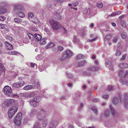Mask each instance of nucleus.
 Masks as SVG:
<instances>
[{"mask_svg": "<svg viewBox=\"0 0 128 128\" xmlns=\"http://www.w3.org/2000/svg\"><path fill=\"white\" fill-rule=\"evenodd\" d=\"M4 94L7 96L12 97L18 96L16 94H13L12 92L11 88L9 86H6L4 88Z\"/></svg>", "mask_w": 128, "mask_h": 128, "instance_id": "nucleus-1", "label": "nucleus"}, {"mask_svg": "<svg viewBox=\"0 0 128 128\" xmlns=\"http://www.w3.org/2000/svg\"><path fill=\"white\" fill-rule=\"evenodd\" d=\"M40 114H38L37 117L38 119L40 120H44L46 119L47 114V112L46 110L43 108H41L38 111Z\"/></svg>", "mask_w": 128, "mask_h": 128, "instance_id": "nucleus-2", "label": "nucleus"}, {"mask_svg": "<svg viewBox=\"0 0 128 128\" xmlns=\"http://www.w3.org/2000/svg\"><path fill=\"white\" fill-rule=\"evenodd\" d=\"M40 96H36L30 102V105L33 107L37 106L39 104V102L41 100Z\"/></svg>", "mask_w": 128, "mask_h": 128, "instance_id": "nucleus-3", "label": "nucleus"}, {"mask_svg": "<svg viewBox=\"0 0 128 128\" xmlns=\"http://www.w3.org/2000/svg\"><path fill=\"white\" fill-rule=\"evenodd\" d=\"M49 21L50 24L54 30H57L59 29L60 26V24L59 23L54 21L53 20H50Z\"/></svg>", "mask_w": 128, "mask_h": 128, "instance_id": "nucleus-4", "label": "nucleus"}, {"mask_svg": "<svg viewBox=\"0 0 128 128\" xmlns=\"http://www.w3.org/2000/svg\"><path fill=\"white\" fill-rule=\"evenodd\" d=\"M18 110L17 106H14L11 108L9 111L8 116L10 118H11Z\"/></svg>", "mask_w": 128, "mask_h": 128, "instance_id": "nucleus-5", "label": "nucleus"}, {"mask_svg": "<svg viewBox=\"0 0 128 128\" xmlns=\"http://www.w3.org/2000/svg\"><path fill=\"white\" fill-rule=\"evenodd\" d=\"M58 124V122L56 120H52L50 122L49 126L52 128H56Z\"/></svg>", "mask_w": 128, "mask_h": 128, "instance_id": "nucleus-6", "label": "nucleus"}, {"mask_svg": "<svg viewBox=\"0 0 128 128\" xmlns=\"http://www.w3.org/2000/svg\"><path fill=\"white\" fill-rule=\"evenodd\" d=\"M4 44L6 45V49L11 50L13 49V47L12 45L10 43L6 41L4 42Z\"/></svg>", "mask_w": 128, "mask_h": 128, "instance_id": "nucleus-7", "label": "nucleus"}, {"mask_svg": "<svg viewBox=\"0 0 128 128\" xmlns=\"http://www.w3.org/2000/svg\"><path fill=\"white\" fill-rule=\"evenodd\" d=\"M36 114H38V112L36 110L34 109H33L31 110V112L30 114V116L31 117L34 116Z\"/></svg>", "mask_w": 128, "mask_h": 128, "instance_id": "nucleus-8", "label": "nucleus"}, {"mask_svg": "<svg viewBox=\"0 0 128 128\" xmlns=\"http://www.w3.org/2000/svg\"><path fill=\"white\" fill-rule=\"evenodd\" d=\"M118 66L121 68H124L128 67V64L126 63H120L119 64Z\"/></svg>", "mask_w": 128, "mask_h": 128, "instance_id": "nucleus-9", "label": "nucleus"}, {"mask_svg": "<svg viewBox=\"0 0 128 128\" xmlns=\"http://www.w3.org/2000/svg\"><path fill=\"white\" fill-rule=\"evenodd\" d=\"M17 15L20 18H23L25 16L24 13L20 10L18 11L16 13Z\"/></svg>", "mask_w": 128, "mask_h": 128, "instance_id": "nucleus-10", "label": "nucleus"}, {"mask_svg": "<svg viewBox=\"0 0 128 128\" xmlns=\"http://www.w3.org/2000/svg\"><path fill=\"white\" fill-rule=\"evenodd\" d=\"M42 123V127L44 128H45L47 126V124H48V121L47 119H45L43 120Z\"/></svg>", "mask_w": 128, "mask_h": 128, "instance_id": "nucleus-11", "label": "nucleus"}, {"mask_svg": "<svg viewBox=\"0 0 128 128\" xmlns=\"http://www.w3.org/2000/svg\"><path fill=\"white\" fill-rule=\"evenodd\" d=\"M72 41L74 43H78L79 45L81 44L79 40L76 36H74L73 38Z\"/></svg>", "mask_w": 128, "mask_h": 128, "instance_id": "nucleus-12", "label": "nucleus"}, {"mask_svg": "<svg viewBox=\"0 0 128 128\" xmlns=\"http://www.w3.org/2000/svg\"><path fill=\"white\" fill-rule=\"evenodd\" d=\"M111 36L110 35H107L104 39V42L105 44H107L110 40L111 38Z\"/></svg>", "mask_w": 128, "mask_h": 128, "instance_id": "nucleus-13", "label": "nucleus"}, {"mask_svg": "<svg viewBox=\"0 0 128 128\" xmlns=\"http://www.w3.org/2000/svg\"><path fill=\"white\" fill-rule=\"evenodd\" d=\"M42 38V36L40 35L36 34H34V38L36 39V40L40 41Z\"/></svg>", "mask_w": 128, "mask_h": 128, "instance_id": "nucleus-14", "label": "nucleus"}, {"mask_svg": "<svg viewBox=\"0 0 128 128\" xmlns=\"http://www.w3.org/2000/svg\"><path fill=\"white\" fill-rule=\"evenodd\" d=\"M2 106L4 108H6L10 106L8 99L4 101Z\"/></svg>", "mask_w": 128, "mask_h": 128, "instance_id": "nucleus-15", "label": "nucleus"}, {"mask_svg": "<svg viewBox=\"0 0 128 128\" xmlns=\"http://www.w3.org/2000/svg\"><path fill=\"white\" fill-rule=\"evenodd\" d=\"M64 52L68 57H70L72 56V52L70 50H67Z\"/></svg>", "mask_w": 128, "mask_h": 128, "instance_id": "nucleus-16", "label": "nucleus"}, {"mask_svg": "<svg viewBox=\"0 0 128 128\" xmlns=\"http://www.w3.org/2000/svg\"><path fill=\"white\" fill-rule=\"evenodd\" d=\"M14 21L15 23L18 24H20L22 22V20L18 18H14Z\"/></svg>", "mask_w": 128, "mask_h": 128, "instance_id": "nucleus-17", "label": "nucleus"}, {"mask_svg": "<svg viewBox=\"0 0 128 128\" xmlns=\"http://www.w3.org/2000/svg\"><path fill=\"white\" fill-rule=\"evenodd\" d=\"M22 113L21 112H19L16 114V116L15 118L14 119L22 120Z\"/></svg>", "mask_w": 128, "mask_h": 128, "instance_id": "nucleus-18", "label": "nucleus"}, {"mask_svg": "<svg viewBox=\"0 0 128 128\" xmlns=\"http://www.w3.org/2000/svg\"><path fill=\"white\" fill-rule=\"evenodd\" d=\"M112 102L114 104H117L119 102V99L117 97H115L113 99Z\"/></svg>", "mask_w": 128, "mask_h": 128, "instance_id": "nucleus-19", "label": "nucleus"}, {"mask_svg": "<svg viewBox=\"0 0 128 128\" xmlns=\"http://www.w3.org/2000/svg\"><path fill=\"white\" fill-rule=\"evenodd\" d=\"M8 99L10 106H11L14 104L15 101L14 100L12 99Z\"/></svg>", "mask_w": 128, "mask_h": 128, "instance_id": "nucleus-20", "label": "nucleus"}, {"mask_svg": "<svg viewBox=\"0 0 128 128\" xmlns=\"http://www.w3.org/2000/svg\"><path fill=\"white\" fill-rule=\"evenodd\" d=\"M110 114V111L109 109H106L104 111V115L107 117H108Z\"/></svg>", "mask_w": 128, "mask_h": 128, "instance_id": "nucleus-21", "label": "nucleus"}, {"mask_svg": "<svg viewBox=\"0 0 128 128\" xmlns=\"http://www.w3.org/2000/svg\"><path fill=\"white\" fill-rule=\"evenodd\" d=\"M27 35L28 36L29 39L31 40H32L34 38V35H33L30 32L28 33Z\"/></svg>", "mask_w": 128, "mask_h": 128, "instance_id": "nucleus-22", "label": "nucleus"}, {"mask_svg": "<svg viewBox=\"0 0 128 128\" xmlns=\"http://www.w3.org/2000/svg\"><path fill=\"white\" fill-rule=\"evenodd\" d=\"M32 85H28L24 86L23 88V89L24 90H27L32 89Z\"/></svg>", "mask_w": 128, "mask_h": 128, "instance_id": "nucleus-23", "label": "nucleus"}, {"mask_svg": "<svg viewBox=\"0 0 128 128\" xmlns=\"http://www.w3.org/2000/svg\"><path fill=\"white\" fill-rule=\"evenodd\" d=\"M21 120L14 119V122L17 126L20 125L21 123Z\"/></svg>", "mask_w": 128, "mask_h": 128, "instance_id": "nucleus-24", "label": "nucleus"}, {"mask_svg": "<svg viewBox=\"0 0 128 128\" xmlns=\"http://www.w3.org/2000/svg\"><path fill=\"white\" fill-rule=\"evenodd\" d=\"M6 12L7 10L6 8H0V14H4Z\"/></svg>", "mask_w": 128, "mask_h": 128, "instance_id": "nucleus-25", "label": "nucleus"}, {"mask_svg": "<svg viewBox=\"0 0 128 128\" xmlns=\"http://www.w3.org/2000/svg\"><path fill=\"white\" fill-rule=\"evenodd\" d=\"M14 9L15 10H20L22 9V7L19 5L14 6Z\"/></svg>", "mask_w": 128, "mask_h": 128, "instance_id": "nucleus-26", "label": "nucleus"}, {"mask_svg": "<svg viewBox=\"0 0 128 128\" xmlns=\"http://www.w3.org/2000/svg\"><path fill=\"white\" fill-rule=\"evenodd\" d=\"M41 127L40 125L39 122H36L34 125V128H40Z\"/></svg>", "mask_w": 128, "mask_h": 128, "instance_id": "nucleus-27", "label": "nucleus"}, {"mask_svg": "<svg viewBox=\"0 0 128 128\" xmlns=\"http://www.w3.org/2000/svg\"><path fill=\"white\" fill-rule=\"evenodd\" d=\"M91 110L94 112L96 114L98 112V108L95 106H93L91 108Z\"/></svg>", "mask_w": 128, "mask_h": 128, "instance_id": "nucleus-28", "label": "nucleus"}, {"mask_svg": "<svg viewBox=\"0 0 128 128\" xmlns=\"http://www.w3.org/2000/svg\"><path fill=\"white\" fill-rule=\"evenodd\" d=\"M87 69L89 71H93L96 70V68L95 66H92L88 67Z\"/></svg>", "mask_w": 128, "mask_h": 128, "instance_id": "nucleus-29", "label": "nucleus"}, {"mask_svg": "<svg viewBox=\"0 0 128 128\" xmlns=\"http://www.w3.org/2000/svg\"><path fill=\"white\" fill-rule=\"evenodd\" d=\"M0 71L3 72H4L5 71L4 67L3 65L1 64H0Z\"/></svg>", "mask_w": 128, "mask_h": 128, "instance_id": "nucleus-30", "label": "nucleus"}, {"mask_svg": "<svg viewBox=\"0 0 128 128\" xmlns=\"http://www.w3.org/2000/svg\"><path fill=\"white\" fill-rule=\"evenodd\" d=\"M40 42V44H45L46 43V39L44 38H43L42 39H41Z\"/></svg>", "mask_w": 128, "mask_h": 128, "instance_id": "nucleus-31", "label": "nucleus"}, {"mask_svg": "<svg viewBox=\"0 0 128 128\" xmlns=\"http://www.w3.org/2000/svg\"><path fill=\"white\" fill-rule=\"evenodd\" d=\"M86 62L85 60H83L81 62H79L78 63V66H82L86 64Z\"/></svg>", "mask_w": 128, "mask_h": 128, "instance_id": "nucleus-32", "label": "nucleus"}, {"mask_svg": "<svg viewBox=\"0 0 128 128\" xmlns=\"http://www.w3.org/2000/svg\"><path fill=\"white\" fill-rule=\"evenodd\" d=\"M84 56L82 54H79L77 56V60H79L83 59L84 58Z\"/></svg>", "mask_w": 128, "mask_h": 128, "instance_id": "nucleus-33", "label": "nucleus"}, {"mask_svg": "<svg viewBox=\"0 0 128 128\" xmlns=\"http://www.w3.org/2000/svg\"><path fill=\"white\" fill-rule=\"evenodd\" d=\"M68 57L67 56V55L65 54V53L64 52L63 54H62V57L60 59L61 60H63Z\"/></svg>", "mask_w": 128, "mask_h": 128, "instance_id": "nucleus-34", "label": "nucleus"}, {"mask_svg": "<svg viewBox=\"0 0 128 128\" xmlns=\"http://www.w3.org/2000/svg\"><path fill=\"white\" fill-rule=\"evenodd\" d=\"M17 82L20 87L24 85L25 83L23 81H19Z\"/></svg>", "mask_w": 128, "mask_h": 128, "instance_id": "nucleus-35", "label": "nucleus"}, {"mask_svg": "<svg viewBox=\"0 0 128 128\" xmlns=\"http://www.w3.org/2000/svg\"><path fill=\"white\" fill-rule=\"evenodd\" d=\"M6 38L10 41H13L14 39L12 37L9 35H7L6 36Z\"/></svg>", "mask_w": 128, "mask_h": 128, "instance_id": "nucleus-36", "label": "nucleus"}, {"mask_svg": "<svg viewBox=\"0 0 128 128\" xmlns=\"http://www.w3.org/2000/svg\"><path fill=\"white\" fill-rule=\"evenodd\" d=\"M34 95V94L33 92H31L29 94H27L26 96L27 98H30L32 97Z\"/></svg>", "mask_w": 128, "mask_h": 128, "instance_id": "nucleus-37", "label": "nucleus"}, {"mask_svg": "<svg viewBox=\"0 0 128 128\" xmlns=\"http://www.w3.org/2000/svg\"><path fill=\"white\" fill-rule=\"evenodd\" d=\"M111 64V62L109 61H107L105 63V65L106 67H109Z\"/></svg>", "mask_w": 128, "mask_h": 128, "instance_id": "nucleus-38", "label": "nucleus"}, {"mask_svg": "<svg viewBox=\"0 0 128 128\" xmlns=\"http://www.w3.org/2000/svg\"><path fill=\"white\" fill-rule=\"evenodd\" d=\"M109 107L110 108L112 114L113 115H114L115 114V111L113 107L111 105H110Z\"/></svg>", "mask_w": 128, "mask_h": 128, "instance_id": "nucleus-39", "label": "nucleus"}, {"mask_svg": "<svg viewBox=\"0 0 128 128\" xmlns=\"http://www.w3.org/2000/svg\"><path fill=\"white\" fill-rule=\"evenodd\" d=\"M54 45V43L53 42H50L48 45L47 47L48 48H49L53 47Z\"/></svg>", "mask_w": 128, "mask_h": 128, "instance_id": "nucleus-40", "label": "nucleus"}, {"mask_svg": "<svg viewBox=\"0 0 128 128\" xmlns=\"http://www.w3.org/2000/svg\"><path fill=\"white\" fill-rule=\"evenodd\" d=\"M46 66H45V65L44 64L41 66H40L39 67L40 69H41V70H40V71H42V70H44L46 68Z\"/></svg>", "mask_w": 128, "mask_h": 128, "instance_id": "nucleus-41", "label": "nucleus"}, {"mask_svg": "<svg viewBox=\"0 0 128 128\" xmlns=\"http://www.w3.org/2000/svg\"><path fill=\"white\" fill-rule=\"evenodd\" d=\"M34 15L33 14L31 13H29L28 14V18L30 19H31L34 17Z\"/></svg>", "mask_w": 128, "mask_h": 128, "instance_id": "nucleus-42", "label": "nucleus"}, {"mask_svg": "<svg viewBox=\"0 0 128 128\" xmlns=\"http://www.w3.org/2000/svg\"><path fill=\"white\" fill-rule=\"evenodd\" d=\"M6 26L3 24H0V29H5Z\"/></svg>", "mask_w": 128, "mask_h": 128, "instance_id": "nucleus-43", "label": "nucleus"}, {"mask_svg": "<svg viewBox=\"0 0 128 128\" xmlns=\"http://www.w3.org/2000/svg\"><path fill=\"white\" fill-rule=\"evenodd\" d=\"M118 38L117 36L115 37L112 39V42L114 43H116L118 41Z\"/></svg>", "mask_w": 128, "mask_h": 128, "instance_id": "nucleus-44", "label": "nucleus"}, {"mask_svg": "<svg viewBox=\"0 0 128 128\" xmlns=\"http://www.w3.org/2000/svg\"><path fill=\"white\" fill-rule=\"evenodd\" d=\"M114 87L111 86H108L107 89L108 91H112L114 90Z\"/></svg>", "mask_w": 128, "mask_h": 128, "instance_id": "nucleus-45", "label": "nucleus"}, {"mask_svg": "<svg viewBox=\"0 0 128 128\" xmlns=\"http://www.w3.org/2000/svg\"><path fill=\"white\" fill-rule=\"evenodd\" d=\"M123 71L122 70L119 71V76L120 77H123L124 74Z\"/></svg>", "mask_w": 128, "mask_h": 128, "instance_id": "nucleus-46", "label": "nucleus"}, {"mask_svg": "<svg viewBox=\"0 0 128 128\" xmlns=\"http://www.w3.org/2000/svg\"><path fill=\"white\" fill-rule=\"evenodd\" d=\"M97 6L100 8H102L103 6V4L102 3L100 2L96 4Z\"/></svg>", "mask_w": 128, "mask_h": 128, "instance_id": "nucleus-47", "label": "nucleus"}, {"mask_svg": "<svg viewBox=\"0 0 128 128\" xmlns=\"http://www.w3.org/2000/svg\"><path fill=\"white\" fill-rule=\"evenodd\" d=\"M12 86L13 87L16 88H19L20 87L17 82L14 83L13 84Z\"/></svg>", "mask_w": 128, "mask_h": 128, "instance_id": "nucleus-48", "label": "nucleus"}, {"mask_svg": "<svg viewBox=\"0 0 128 128\" xmlns=\"http://www.w3.org/2000/svg\"><path fill=\"white\" fill-rule=\"evenodd\" d=\"M127 54H125L123 55L120 58V60L121 61L124 60L126 58Z\"/></svg>", "mask_w": 128, "mask_h": 128, "instance_id": "nucleus-49", "label": "nucleus"}, {"mask_svg": "<svg viewBox=\"0 0 128 128\" xmlns=\"http://www.w3.org/2000/svg\"><path fill=\"white\" fill-rule=\"evenodd\" d=\"M8 53L10 54H16L18 52L16 51H10L8 52Z\"/></svg>", "mask_w": 128, "mask_h": 128, "instance_id": "nucleus-50", "label": "nucleus"}, {"mask_svg": "<svg viewBox=\"0 0 128 128\" xmlns=\"http://www.w3.org/2000/svg\"><path fill=\"white\" fill-rule=\"evenodd\" d=\"M120 13L119 12H116L114 13H112L111 14V16H114L120 14Z\"/></svg>", "mask_w": 128, "mask_h": 128, "instance_id": "nucleus-51", "label": "nucleus"}, {"mask_svg": "<svg viewBox=\"0 0 128 128\" xmlns=\"http://www.w3.org/2000/svg\"><path fill=\"white\" fill-rule=\"evenodd\" d=\"M121 54V52L120 50H117L115 54V55L116 56H118Z\"/></svg>", "mask_w": 128, "mask_h": 128, "instance_id": "nucleus-52", "label": "nucleus"}, {"mask_svg": "<svg viewBox=\"0 0 128 128\" xmlns=\"http://www.w3.org/2000/svg\"><path fill=\"white\" fill-rule=\"evenodd\" d=\"M124 101L128 100V93H127L125 94Z\"/></svg>", "mask_w": 128, "mask_h": 128, "instance_id": "nucleus-53", "label": "nucleus"}, {"mask_svg": "<svg viewBox=\"0 0 128 128\" xmlns=\"http://www.w3.org/2000/svg\"><path fill=\"white\" fill-rule=\"evenodd\" d=\"M124 104L126 107L128 108V100L124 101Z\"/></svg>", "mask_w": 128, "mask_h": 128, "instance_id": "nucleus-54", "label": "nucleus"}, {"mask_svg": "<svg viewBox=\"0 0 128 128\" xmlns=\"http://www.w3.org/2000/svg\"><path fill=\"white\" fill-rule=\"evenodd\" d=\"M6 19V18L3 16H0V20L4 21Z\"/></svg>", "mask_w": 128, "mask_h": 128, "instance_id": "nucleus-55", "label": "nucleus"}, {"mask_svg": "<svg viewBox=\"0 0 128 128\" xmlns=\"http://www.w3.org/2000/svg\"><path fill=\"white\" fill-rule=\"evenodd\" d=\"M121 26L124 28H125L126 26V24L123 21H122L121 22Z\"/></svg>", "mask_w": 128, "mask_h": 128, "instance_id": "nucleus-56", "label": "nucleus"}, {"mask_svg": "<svg viewBox=\"0 0 128 128\" xmlns=\"http://www.w3.org/2000/svg\"><path fill=\"white\" fill-rule=\"evenodd\" d=\"M78 4L79 3L78 2H76L73 4V6H77Z\"/></svg>", "mask_w": 128, "mask_h": 128, "instance_id": "nucleus-57", "label": "nucleus"}, {"mask_svg": "<svg viewBox=\"0 0 128 128\" xmlns=\"http://www.w3.org/2000/svg\"><path fill=\"white\" fill-rule=\"evenodd\" d=\"M58 50L62 51L63 50V48L62 46H59L58 47Z\"/></svg>", "mask_w": 128, "mask_h": 128, "instance_id": "nucleus-58", "label": "nucleus"}, {"mask_svg": "<svg viewBox=\"0 0 128 128\" xmlns=\"http://www.w3.org/2000/svg\"><path fill=\"white\" fill-rule=\"evenodd\" d=\"M62 29L64 30V34H66L67 33L66 30L64 27H63Z\"/></svg>", "mask_w": 128, "mask_h": 128, "instance_id": "nucleus-59", "label": "nucleus"}, {"mask_svg": "<svg viewBox=\"0 0 128 128\" xmlns=\"http://www.w3.org/2000/svg\"><path fill=\"white\" fill-rule=\"evenodd\" d=\"M122 37L123 38H125L126 36V35L124 33L122 34H121Z\"/></svg>", "mask_w": 128, "mask_h": 128, "instance_id": "nucleus-60", "label": "nucleus"}, {"mask_svg": "<svg viewBox=\"0 0 128 128\" xmlns=\"http://www.w3.org/2000/svg\"><path fill=\"white\" fill-rule=\"evenodd\" d=\"M128 74V70H127L124 73L123 76V77L125 78L126 76Z\"/></svg>", "mask_w": 128, "mask_h": 128, "instance_id": "nucleus-61", "label": "nucleus"}, {"mask_svg": "<svg viewBox=\"0 0 128 128\" xmlns=\"http://www.w3.org/2000/svg\"><path fill=\"white\" fill-rule=\"evenodd\" d=\"M109 95H105L103 96V97L104 98H108L109 97Z\"/></svg>", "mask_w": 128, "mask_h": 128, "instance_id": "nucleus-62", "label": "nucleus"}, {"mask_svg": "<svg viewBox=\"0 0 128 128\" xmlns=\"http://www.w3.org/2000/svg\"><path fill=\"white\" fill-rule=\"evenodd\" d=\"M68 76L69 78H72V75L70 74L69 73L68 74Z\"/></svg>", "mask_w": 128, "mask_h": 128, "instance_id": "nucleus-63", "label": "nucleus"}, {"mask_svg": "<svg viewBox=\"0 0 128 128\" xmlns=\"http://www.w3.org/2000/svg\"><path fill=\"white\" fill-rule=\"evenodd\" d=\"M97 37H96L95 38H93L92 39L90 40V41H94L96 40H97Z\"/></svg>", "mask_w": 128, "mask_h": 128, "instance_id": "nucleus-64", "label": "nucleus"}]
</instances>
